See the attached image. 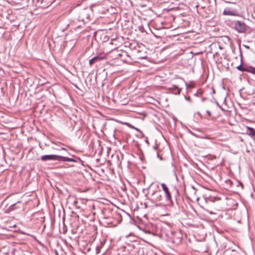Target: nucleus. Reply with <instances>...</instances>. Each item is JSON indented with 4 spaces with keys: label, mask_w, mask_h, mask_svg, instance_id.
<instances>
[{
    "label": "nucleus",
    "mask_w": 255,
    "mask_h": 255,
    "mask_svg": "<svg viewBox=\"0 0 255 255\" xmlns=\"http://www.w3.org/2000/svg\"><path fill=\"white\" fill-rule=\"evenodd\" d=\"M124 124L125 125H128V123H126H126H124Z\"/></svg>",
    "instance_id": "obj_16"
},
{
    "label": "nucleus",
    "mask_w": 255,
    "mask_h": 255,
    "mask_svg": "<svg viewBox=\"0 0 255 255\" xmlns=\"http://www.w3.org/2000/svg\"><path fill=\"white\" fill-rule=\"evenodd\" d=\"M21 204V202L18 201L17 203L13 204L9 206L8 208L9 210L10 211H13L17 208H19L20 206L19 205Z\"/></svg>",
    "instance_id": "obj_7"
},
{
    "label": "nucleus",
    "mask_w": 255,
    "mask_h": 255,
    "mask_svg": "<svg viewBox=\"0 0 255 255\" xmlns=\"http://www.w3.org/2000/svg\"><path fill=\"white\" fill-rule=\"evenodd\" d=\"M105 58V57L103 55H99L95 56L89 60V65L91 66L95 63L99 62Z\"/></svg>",
    "instance_id": "obj_3"
},
{
    "label": "nucleus",
    "mask_w": 255,
    "mask_h": 255,
    "mask_svg": "<svg viewBox=\"0 0 255 255\" xmlns=\"http://www.w3.org/2000/svg\"><path fill=\"white\" fill-rule=\"evenodd\" d=\"M249 71V72H251L252 73L255 74V68H253L252 71H250V70Z\"/></svg>",
    "instance_id": "obj_13"
},
{
    "label": "nucleus",
    "mask_w": 255,
    "mask_h": 255,
    "mask_svg": "<svg viewBox=\"0 0 255 255\" xmlns=\"http://www.w3.org/2000/svg\"><path fill=\"white\" fill-rule=\"evenodd\" d=\"M208 212H209V213L210 214H214V212H212V211H208Z\"/></svg>",
    "instance_id": "obj_15"
},
{
    "label": "nucleus",
    "mask_w": 255,
    "mask_h": 255,
    "mask_svg": "<svg viewBox=\"0 0 255 255\" xmlns=\"http://www.w3.org/2000/svg\"><path fill=\"white\" fill-rule=\"evenodd\" d=\"M223 14L226 15H235L236 14L233 11H232L229 9H226L223 12Z\"/></svg>",
    "instance_id": "obj_9"
},
{
    "label": "nucleus",
    "mask_w": 255,
    "mask_h": 255,
    "mask_svg": "<svg viewBox=\"0 0 255 255\" xmlns=\"http://www.w3.org/2000/svg\"><path fill=\"white\" fill-rule=\"evenodd\" d=\"M41 159L42 161H45L48 160H61L63 161H73L72 159L68 157L59 156L57 155H44L41 157Z\"/></svg>",
    "instance_id": "obj_1"
},
{
    "label": "nucleus",
    "mask_w": 255,
    "mask_h": 255,
    "mask_svg": "<svg viewBox=\"0 0 255 255\" xmlns=\"http://www.w3.org/2000/svg\"><path fill=\"white\" fill-rule=\"evenodd\" d=\"M129 169L131 170V172L132 173L131 176L132 177H135L137 174V172L138 171L137 168L133 164H129L128 163V169Z\"/></svg>",
    "instance_id": "obj_4"
},
{
    "label": "nucleus",
    "mask_w": 255,
    "mask_h": 255,
    "mask_svg": "<svg viewBox=\"0 0 255 255\" xmlns=\"http://www.w3.org/2000/svg\"><path fill=\"white\" fill-rule=\"evenodd\" d=\"M161 185V187H162L163 191H164V192L166 194V199L168 200H171V195H170V193L168 190V187H167L166 184L164 183H162Z\"/></svg>",
    "instance_id": "obj_5"
},
{
    "label": "nucleus",
    "mask_w": 255,
    "mask_h": 255,
    "mask_svg": "<svg viewBox=\"0 0 255 255\" xmlns=\"http://www.w3.org/2000/svg\"><path fill=\"white\" fill-rule=\"evenodd\" d=\"M233 23L235 29L238 32L243 33L246 31L247 25L245 22L239 20H236Z\"/></svg>",
    "instance_id": "obj_2"
},
{
    "label": "nucleus",
    "mask_w": 255,
    "mask_h": 255,
    "mask_svg": "<svg viewBox=\"0 0 255 255\" xmlns=\"http://www.w3.org/2000/svg\"><path fill=\"white\" fill-rule=\"evenodd\" d=\"M207 113L209 117L211 116V113L210 111H207Z\"/></svg>",
    "instance_id": "obj_14"
},
{
    "label": "nucleus",
    "mask_w": 255,
    "mask_h": 255,
    "mask_svg": "<svg viewBox=\"0 0 255 255\" xmlns=\"http://www.w3.org/2000/svg\"><path fill=\"white\" fill-rule=\"evenodd\" d=\"M155 196H156V200L157 201H160L161 200V195L159 192L155 193Z\"/></svg>",
    "instance_id": "obj_10"
},
{
    "label": "nucleus",
    "mask_w": 255,
    "mask_h": 255,
    "mask_svg": "<svg viewBox=\"0 0 255 255\" xmlns=\"http://www.w3.org/2000/svg\"><path fill=\"white\" fill-rule=\"evenodd\" d=\"M237 69L241 71H250L249 69L245 68L242 65L238 66Z\"/></svg>",
    "instance_id": "obj_11"
},
{
    "label": "nucleus",
    "mask_w": 255,
    "mask_h": 255,
    "mask_svg": "<svg viewBox=\"0 0 255 255\" xmlns=\"http://www.w3.org/2000/svg\"><path fill=\"white\" fill-rule=\"evenodd\" d=\"M119 55L120 56H123L124 55L128 56V54H127V52L124 51V52H122L121 53L119 54Z\"/></svg>",
    "instance_id": "obj_12"
},
{
    "label": "nucleus",
    "mask_w": 255,
    "mask_h": 255,
    "mask_svg": "<svg viewBox=\"0 0 255 255\" xmlns=\"http://www.w3.org/2000/svg\"><path fill=\"white\" fill-rule=\"evenodd\" d=\"M247 128L249 131L247 134L251 136H254L255 139V129L250 127H247Z\"/></svg>",
    "instance_id": "obj_6"
},
{
    "label": "nucleus",
    "mask_w": 255,
    "mask_h": 255,
    "mask_svg": "<svg viewBox=\"0 0 255 255\" xmlns=\"http://www.w3.org/2000/svg\"><path fill=\"white\" fill-rule=\"evenodd\" d=\"M39 1L41 2L43 6L47 7L52 3L53 0H39Z\"/></svg>",
    "instance_id": "obj_8"
},
{
    "label": "nucleus",
    "mask_w": 255,
    "mask_h": 255,
    "mask_svg": "<svg viewBox=\"0 0 255 255\" xmlns=\"http://www.w3.org/2000/svg\"><path fill=\"white\" fill-rule=\"evenodd\" d=\"M133 255H137V253H135V254H134Z\"/></svg>",
    "instance_id": "obj_18"
},
{
    "label": "nucleus",
    "mask_w": 255,
    "mask_h": 255,
    "mask_svg": "<svg viewBox=\"0 0 255 255\" xmlns=\"http://www.w3.org/2000/svg\"><path fill=\"white\" fill-rule=\"evenodd\" d=\"M219 107H220V108H221V109L222 110L224 111V110L223 109V108H222L220 106H219Z\"/></svg>",
    "instance_id": "obj_17"
}]
</instances>
